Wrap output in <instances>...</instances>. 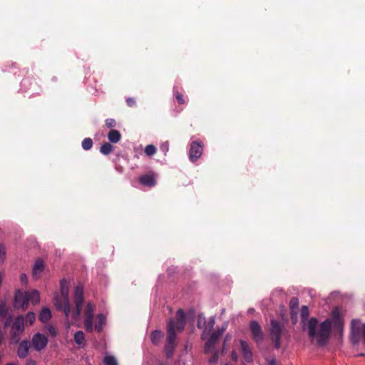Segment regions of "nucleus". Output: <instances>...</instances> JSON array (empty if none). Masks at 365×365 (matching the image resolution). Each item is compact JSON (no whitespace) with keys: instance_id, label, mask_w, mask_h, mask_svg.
Wrapping results in <instances>:
<instances>
[{"instance_id":"obj_19","label":"nucleus","mask_w":365,"mask_h":365,"mask_svg":"<svg viewBox=\"0 0 365 365\" xmlns=\"http://www.w3.org/2000/svg\"><path fill=\"white\" fill-rule=\"evenodd\" d=\"M106 317L104 316L103 314H97V317H96V323L93 327V329H95V331L98 333H100L101 332V331L103 330V326L106 323Z\"/></svg>"},{"instance_id":"obj_13","label":"nucleus","mask_w":365,"mask_h":365,"mask_svg":"<svg viewBox=\"0 0 365 365\" xmlns=\"http://www.w3.org/2000/svg\"><path fill=\"white\" fill-rule=\"evenodd\" d=\"M24 330V317L22 315H20L16 317L11 326V334L12 337L15 338L19 336V335L22 333Z\"/></svg>"},{"instance_id":"obj_40","label":"nucleus","mask_w":365,"mask_h":365,"mask_svg":"<svg viewBox=\"0 0 365 365\" xmlns=\"http://www.w3.org/2000/svg\"><path fill=\"white\" fill-rule=\"evenodd\" d=\"M215 317H211L208 320V327L210 329H212L215 325Z\"/></svg>"},{"instance_id":"obj_14","label":"nucleus","mask_w":365,"mask_h":365,"mask_svg":"<svg viewBox=\"0 0 365 365\" xmlns=\"http://www.w3.org/2000/svg\"><path fill=\"white\" fill-rule=\"evenodd\" d=\"M240 344L244 359L247 363H252L253 361V354L248 343L245 340H240Z\"/></svg>"},{"instance_id":"obj_41","label":"nucleus","mask_w":365,"mask_h":365,"mask_svg":"<svg viewBox=\"0 0 365 365\" xmlns=\"http://www.w3.org/2000/svg\"><path fill=\"white\" fill-rule=\"evenodd\" d=\"M20 281L23 284H27L28 283V277L26 276V274L24 273H22L21 275H20Z\"/></svg>"},{"instance_id":"obj_43","label":"nucleus","mask_w":365,"mask_h":365,"mask_svg":"<svg viewBox=\"0 0 365 365\" xmlns=\"http://www.w3.org/2000/svg\"><path fill=\"white\" fill-rule=\"evenodd\" d=\"M217 358H218V356L216 354H215V356L212 358L210 359L209 362L212 363V364L215 363L217 360Z\"/></svg>"},{"instance_id":"obj_36","label":"nucleus","mask_w":365,"mask_h":365,"mask_svg":"<svg viewBox=\"0 0 365 365\" xmlns=\"http://www.w3.org/2000/svg\"><path fill=\"white\" fill-rule=\"evenodd\" d=\"M6 250L3 244H0V260L3 262L5 259Z\"/></svg>"},{"instance_id":"obj_16","label":"nucleus","mask_w":365,"mask_h":365,"mask_svg":"<svg viewBox=\"0 0 365 365\" xmlns=\"http://www.w3.org/2000/svg\"><path fill=\"white\" fill-rule=\"evenodd\" d=\"M31 347V343L28 340H23L20 342L18 349L17 355L20 359H24L29 354V350Z\"/></svg>"},{"instance_id":"obj_25","label":"nucleus","mask_w":365,"mask_h":365,"mask_svg":"<svg viewBox=\"0 0 365 365\" xmlns=\"http://www.w3.org/2000/svg\"><path fill=\"white\" fill-rule=\"evenodd\" d=\"M113 146L110 143L106 142L101 145L100 152L105 155H108L113 151Z\"/></svg>"},{"instance_id":"obj_34","label":"nucleus","mask_w":365,"mask_h":365,"mask_svg":"<svg viewBox=\"0 0 365 365\" xmlns=\"http://www.w3.org/2000/svg\"><path fill=\"white\" fill-rule=\"evenodd\" d=\"M160 150L161 152L163 153L164 155H166V153L169 150V143H168V141H165V142H163V143H161V145H160Z\"/></svg>"},{"instance_id":"obj_22","label":"nucleus","mask_w":365,"mask_h":365,"mask_svg":"<svg viewBox=\"0 0 365 365\" xmlns=\"http://www.w3.org/2000/svg\"><path fill=\"white\" fill-rule=\"evenodd\" d=\"M70 282L66 279H62L60 282L61 294L68 297Z\"/></svg>"},{"instance_id":"obj_23","label":"nucleus","mask_w":365,"mask_h":365,"mask_svg":"<svg viewBox=\"0 0 365 365\" xmlns=\"http://www.w3.org/2000/svg\"><path fill=\"white\" fill-rule=\"evenodd\" d=\"M162 336H163V333L161 331L158 330V329L153 331L150 333L151 342L155 345H158L159 344V342L160 341Z\"/></svg>"},{"instance_id":"obj_3","label":"nucleus","mask_w":365,"mask_h":365,"mask_svg":"<svg viewBox=\"0 0 365 365\" xmlns=\"http://www.w3.org/2000/svg\"><path fill=\"white\" fill-rule=\"evenodd\" d=\"M283 332V325L275 319L270 320L269 335L274 342V348L279 349L281 347V337Z\"/></svg>"},{"instance_id":"obj_11","label":"nucleus","mask_w":365,"mask_h":365,"mask_svg":"<svg viewBox=\"0 0 365 365\" xmlns=\"http://www.w3.org/2000/svg\"><path fill=\"white\" fill-rule=\"evenodd\" d=\"M31 342L34 349L37 351H40L46 347L48 339L44 334L36 333L33 336Z\"/></svg>"},{"instance_id":"obj_30","label":"nucleus","mask_w":365,"mask_h":365,"mask_svg":"<svg viewBox=\"0 0 365 365\" xmlns=\"http://www.w3.org/2000/svg\"><path fill=\"white\" fill-rule=\"evenodd\" d=\"M145 153L148 156H153L156 153V148L153 145H148L145 148Z\"/></svg>"},{"instance_id":"obj_38","label":"nucleus","mask_w":365,"mask_h":365,"mask_svg":"<svg viewBox=\"0 0 365 365\" xmlns=\"http://www.w3.org/2000/svg\"><path fill=\"white\" fill-rule=\"evenodd\" d=\"M126 103L129 107H133L135 105V100L132 97L126 98Z\"/></svg>"},{"instance_id":"obj_12","label":"nucleus","mask_w":365,"mask_h":365,"mask_svg":"<svg viewBox=\"0 0 365 365\" xmlns=\"http://www.w3.org/2000/svg\"><path fill=\"white\" fill-rule=\"evenodd\" d=\"M14 304L16 307H21L23 310H26L29 304L27 292L16 291L14 296Z\"/></svg>"},{"instance_id":"obj_6","label":"nucleus","mask_w":365,"mask_h":365,"mask_svg":"<svg viewBox=\"0 0 365 365\" xmlns=\"http://www.w3.org/2000/svg\"><path fill=\"white\" fill-rule=\"evenodd\" d=\"M96 310L95 304L88 302L84 311V325L87 332L91 333L93 331V317Z\"/></svg>"},{"instance_id":"obj_46","label":"nucleus","mask_w":365,"mask_h":365,"mask_svg":"<svg viewBox=\"0 0 365 365\" xmlns=\"http://www.w3.org/2000/svg\"><path fill=\"white\" fill-rule=\"evenodd\" d=\"M3 339H4V335H3L2 331L0 330V344H1Z\"/></svg>"},{"instance_id":"obj_32","label":"nucleus","mask_w":365,"mask_h":365,"mask_svg":"<svg viewBox=\"0 0 365 365\" xmlns=\"http://www.w3.org/2000/svg\"><path fill=\"white\" fill-rule=\"evenodd\" d=\"M299 306V299L297 297H292L289 301V308L292 311L297 309Z\"/></svg>"},{"instance_id":"obj_10","label":"nucleus","mask_w":365,"mask_h":365,"mask_svg":"<svg viewBox=\"0 0 365 365\" xmlns=\"http://www.w3.org/2000/svg\"><path fill=\"white\" fill-rule=\"evenodd\" d=\"M250 329L252 333V338L257 344L263 341L264 335L258 322L252 320L250 322Z\"/></svg>"},{"instance_id":"obj_39","label":"nucleus","mask_w":365,"mask_h":365,"mask_svg":"<svg viewBox=\"0 0 365 365\" xmlns=\"http://www.w3.org/2000/svg\"><path fill=\"white\" fill-rule=\"evenodd\" d=\"M205 323V318L204 317H202L201 315L199 316L197 319V327L201 328L202 325H204Z\"/></svg>"},{"instance_id":"obj_9","label":"nucleus","mask_w":365,"mask_h":365,"mask_svg":"<svg viewBox=\"0 0 365 365\" xmlns=\"http://www.w3.org/2000/svg\"><path fill=\"white\" fill-rule=\"evenodd\" d=\"M12 318L11 309L6 306L4 301L0 300V321L4 322V328L11 325Z\"/></svg>"},{"instance_id":"obj_37","label":"nucleus","mask_w":365,"mask_h":365,"mask_svg":"<svg viewBox=\"0 0 365 365\" xmlns=\"http://www.w3.org/2000/svg\"><path fill=\"white\" fill-rule=\"evenodd\" d=\"M31 79L29 78H25L22 80L21 82V88L25 87L26 89H29L28 86L31 85Z\"/></svg>"},{"instance_id":"obj_28","label":"nucleus","mask_w":365,"mask_h":365,"mask_svg":"<svg viewBox=\"0 0 365 365\" xmlns=\"http://www.w3.org/2000/svg\"><path fill=\"white\" fill-rule=\"evenodd\" d=\"M81 145L83 150H88L93 146V140L91 138H86L83 140Z\"/></svg>"},{"instance_id":"obj_5","label":"nucleus","mask_w":365,"mask_h":365,"mask_svg":"<svg viewBox=\"0 0 365 365\" xmlns=\"http://www.w3.org/2000/svg\"><path fill=\"white\" fill-rule=\"evenodd\" d=\"M227 328V322L222 324L221 328H217V330L213 331L210 338L205 344L204 351L205 353H209L212 351L219 338L223 334Z\"/></svg>"},{"instance_id":"obj_35","label":"nucleus","mask_w":365,"mask_h":365,"mask_svg":"<svg viewBox=\"0 0 365 365\" xmlns=\"http://www.w3.org/2000/svg\"><path fill=\"white\" fill-rule=\"evenodd\" d=\"M105 123H106V125L108 128H113L114 127L116 126V122H115V120L113 119V118H107L106 120H105Z\"/></svg>"},{"instance_id":"obj_49","label":"nucleus","mask_w":365,"mask_h":365,"mask_svg":"<svg viewBox=\"0 0 365 365\" xmlns=\"http://www.w3.org/2000/svg\"><path fill=\"white\" fill-rule=\"evenodd\" d=\"M11 65H12V66H15L16 63H12Z\"/></svg>"},{"instance_id":"obj_15","label":"nucleus","mask_w":365,"mask_h":365,"mask_svg":"<svg viewBox=\"0 0 365 365\" xmlns=\"http://www.w3.org/2000/svg\"><path fill=\"white\" fill-rule=\"evenodd\" d=\"M138 182L147 187H154L156 185V179L154 174H145L139 177Z\"/></svg>"},{"instance_id":"obj_47","label":"nucleus","mask_w":365,"mask_h":365,"mask_svg":"<svg viewBox=\"0 0 365 365\" xmlns=\"http://www.w3.org/2000/svg\"><path fill=\"white\" fill-rule=\"evenodd\" d=\"M6 365H16V364L15 363L11 362V363L6 364Z\"/></svg>"},{"instance_id":"obj_27","label":"nucleus","mask_w":365,"mask_h":365,"mask_svg":"<svg viewBox=\"0 0 365 365\" xmlns=\"http://www.w3.org/2000/svg\"><path fill=\"white\" fill-rule=\"evenodd\" d=\"M103 362L106 365H118L116 358L110 355H106L104 357Z\"/></svg>"},{"instance_id":"obj_42","label":"nucleus","mask_w":365,"mask_h":365,"mask_svg":"<svg viewBox=\"0 0 365 365\" xmlns=\"http://www.w3.org/2000/svg\"><path fill=\"white\" fill-rule=\"evenodd\" d=\"M26 365H36V363L34 360L29 359L26 360Z\"/></svg>"},{"instance_id":"obj_33","label":"nucleus","mask_w":365,"mask_h":365,"mask_svg":"<svg viewBox=\"0 0 365 365\" xmlns=\"http://www.w3.org/2000/svg\"><path fill=\"white\" fill-rule=\"evenodd\" d=\"M36 319V314L33 312H29L27 313L25 317V320L26 322H29L30 325H31Z\"/></svg>"},{"instance_id":"obj_18","label":"nucleus","mask_w":365,"mask_h":365,"mask_svg":"<svg viewBox=\"0 0 365 365\" xmlns=\"http://www.w3.org/2000/svg\"><path fill=\"white\" fill-rule=\"evenodd\" d=\"M51 312L48 307H43L38 316V319L43 324L48 322L51 318Z\"/></svg>"},{"instance_id":"obj_44","label":"nucleus","mask_w":365,"mask_h":365,"mask_svg":"<svg viewBox=\"0 0 365 365\" xmlns=\"http://www.w3.org/2000/svg\"><path fill=\"white\" fill-rule=\"evenodd\" d=\"M268 365H276L275 359H272V360H270L268 363Z\"/></svg>"},{"instance_id":"obj_29","label":"nucleus","mask_w":365,"mask_h":365,"mask_svg":"<svg viewBox=\"0 0 365 365\" xmlns=\"http://www.w3.org/2000/svg\"><path fill=\"white\" fill-rule=\"evenodd\" d=\"M45 329L48 334L52 337H56L58 335L57 329L52 324H48L45 327Z\"/></svg>"},{"instance_id":"obj_45","label":"nucleus","mask_w":365,"mask_h":365,"mask_svg":"<svg viewBox=\"0 0 365 365\" xmlns=\"http://www.w3.org/2000/svg\"><path fill=\"white\" fill-rule=\"evenodd\" d=\"M231 356H232V359H234V360H237V354L235 352H232V354H231Z\"/></svg>"},{"instance_id":"obj_2","label":"nucleus","mask_w":365,"mask_h":365,"mask_svg":"<svg viewBox=\"0 0 365 365\" xmlns=\"http://www.w3.org/2000/svg\"><path fill=\"white\" fill-rule=\"evenodd\" d=\"M185 313L180 309L176 312L175 319L170 318L167 325L166 343L164 347L165 355L168 358L173 356L176 347V331H182L185 326Z\"/></svg>"},{"instance_id":"obj_31","label":"nucleus","mask_w":365,"mask_h":365,"mask_svg":"<svg viewBox=\"0 0 365 365\" xmlns=\"http://www.w3.org/2000/svg\"><path fill=\"white\" fill-rule=\"evenodd\" d=\"M173 93L179 104H184L185 103L183 95L177 90L176 87L173 88Z\"/></svg>"},{"instance_id":"obj_8","label":"nucleus","mask_w":365,"mask_h":365,"mask_svg":"<svg viewBox=\"0 0 365 365\" xmlns=\"http://www.w3.org/2000/svg\"><path fill=\"white\" fill-rule=\"evenodd\" d=\"M204 144L202 140H196L190 143L188 158L190 162L195 163L202 155Z\"/></svg>"},{"instance_id":"obj_17","label":"nucleus","mask_w":365,"mask_h":365,"mask_svg":"<svg viewBox=\"0 0 365 365\" xmlns=\"http://www.w3.org/2000/svg\"><path fill=\"white\" fill-rule=\"evenodd\" d=\"M44 269V263L43 261L41 259H37L35 262V264L32 270L33 277L35 279H38L40 277L41 273Z\"/></svg>"},{"instance_id":"obj_24","label":"nucleus","mask_w":365,"mask_h":365,"mask_svg":"<svg viewBox=\"0 0 365 365\" xmlns=\"http://www.w3.org/2000/svg\"><path fill=\"white\" fill-rule=\"evenodd\" d=\"M300 315H301L302 323L305 324V322H307V326L308 322L309 320V308L307 306H306V305L302 306Z\"/></svg>"},{"instance_id":"obj_7","label":"nucleus","mask_w":365,"mask_h":365,"mask_svg":"<svg viewBox=\"0 0 365 365\" xmlns=\"http://www.w3.org/2000/svg\"><path fill=\"white\" fill-rule=\"evenodd\" d=\"M53 303L56 310L63 311L66 318L68 319L71 312L68 297L56 294L53 297Z\"/></svg>"},{"instance_id":"obj_21","label":"nucleus","mask_w":365,"mask_h":365,"mask_svg":"<svg viewBox=\"0 0 365 365\" xmlns=\"http://www.w3.org/2000/svg\"><path fill=\"white\" fill-rule=\"evenodd\" d=\"M108 138L112 143H117L121 139L120 133L115 129H111L108 133Z\"/></svg>"},{"instance_id":"obj_48","label":"nucleus","mask_w":365,"mask_h":365,"mask_svg":"<svg viewBox=\"0 0 365 365\" xmlns=\"http://www.w3.org/2000/svg\"><path fill=\"white\" fill-rule=\"evenodd\" d=\"M159 365H167L166 364H164V363H161Z\"/></svg>"},{"instance_id":"obj_50","label":"nucleus","mask_w":365,"mask_h":365,"mask_svg":"<svg viewBox=\"0 0 365 365\" xmlns=\"http://www.w3.org/2000/svg\"><path fill=\"white\" fill-rule=\"evenodd\" d=\"M359 356H365L364 354H360Z\"/></svg>"},{"instance_id":"obj_26","label":"nucleus","mask_w":365,"mask_h":365,"mask_svg":"<svg viewBox=\"0 0 365 365\" xmlns=\"http://www.w3.org/2000/svg\"><path fill=\"white\" fill-rule=\"evenodd\" d=\"M85 339V334L82 331H77L74 334V341L78 345H81Z\"/></svg>"},{"instance_id":"obj_1","label":"nucleus","mask_w":365,"mask_h":365,"mask_svg":"<svg viewBox=\"0 0 365 365\" xmlns=\"http://www.w3.org/2000/svg\"><path fill=\"white\" fill-rule=\"evenodd\" d=\"M343 324V318L337 309L331 312V319H327L319 324V331H317L318 319L316 317H311L307 325L309 337L316 339L319 346H324L329 339L331 327L341 330Z\"/></svg>"},{"instance_id":"obj_51","label":"nucleus","mask_w":365,"mask_h":365,"mask_svg":"<svg viewBox=\"0 0 365 365\" xmlns=\"http://www.w3.org/2000/svg\"><path fill=\"white\" fill-rule=\"evenodd\" d=\"M224 312H225V309H222V313H224Z\"/></svg>"},{"instance_id":"obj_4","label":"nucleus","mask_w":365,"mask_h":365,"mask_svg":"<svg viewBox=\"0 0 365 365\" xmlns=\"http://www.w3.org/2000/svg\"><path fill=\"white\" fill-rule=\"evenodd\" d=\"M83 287L81 284L76 286L74 290V303H75V309L72 314V319L73 320H77L80 317L82 310V304L83 302Z\"/></svg>"},{"instance_id":"obj_20","label":"nucleus","mask_w":365,"mask_h":365,"mask_svg":"<svg viewBox=\"0 0 365 365\" xmlns=\"http://www.w3.org/2000/svg\"><path fill=\"white\" fill-rule=\"evenodd\" d=\"M29 303L31 302L32 304L36 305L40 302V294L36 289L27 292Z\"/></svg>"}]
</instances>
